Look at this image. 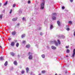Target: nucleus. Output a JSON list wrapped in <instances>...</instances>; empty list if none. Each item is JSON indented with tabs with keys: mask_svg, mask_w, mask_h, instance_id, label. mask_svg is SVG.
Listing matches in <instances>:
<instances>
[{
	"mask_svg": "<svg viewBox=\"0 0 75 75\" xmlns=\"http://www.w3.org/2000/svg\"><path fill=\"white\" fill-rule=\"evenodd\" d=\"M57 13H53L52 14V18L53 20H56V17H55V16H57Z\"/></svg>",
	"mask_w": 75,
	"mask_h": 75,
	"instance_id": "1",
	"label": "nucleus"
},
{
	"mask_svg": "<svg viewBox=\"0 0 75 75\" xmlns=\"http://www.w3.org/2000/svg\"><path fill=\"white\" fill-rule=\"evenodd\" d=\"M44 4H45V1H43V2L41 4L40 9H43L44 8Z\"/></svg>",
	"mask_w": 75,
	"mask_h": 75,
	"instance_id": "2",
	"label": "nucleus"
},
{
	"mask_svg": "<svg viewBox=\"0 0 75 75\" xmlns=\"http://www.w3.org/2000/svg\"><path fill=\"white\" fill-rule=\"evenodd\" d=\"M58 37H59V38H65V36L62 35H59L58 36Z\"/></svg>",
	"mask_w": 75,
	"mask_h": 75,
	"instance_id": "3",
	"label": "nucleus"
},
{
	"mask_svg": "<svg viewBox=\"0 0 75 75\" xmlns=\"http://www.w3.org/2000/svg\"><path fill=\"white\" fill-rule=\"evenodd\" d=\"M73 52V54L72 57H74L75 56V49L74 50Z\"/></svg>",
	"mask_w": 75,
	"mask_h": 75,
	"instance_id": "4",
	"label": "nucleus"
},
{
	"mask_svg": "<svg viewBox=\"0 0 75 75\" xmlns=\"http://www.w3.org/2000/svg\"><path fill=\"white\" fill-rule=\"evenodd\" d=\"M54 43L56 46H58V43L55 40H54Z\"/></svg>",
	"mask_w": 75,
	"mask_h": 75,
	"instance_id": "5",
	"label": "nucleus"
},
{
	"mask_svg": "<svg viewBox=\"0 0 75 75\" xmlns=\"http://www.w3.org/2000/svg\"><path fill=\"white\" fill-rule=\"evenodd\" d=\"M57 23L59 26H60V25H61V24H60V22L59 21H58L57 22Z\"/></svg>",
	"mask_w": 75,
	"mask_h": 75,
	"instance_id": "6",
	"label": "nucleus"
},
{
	"mask_svg": "<svg viewBox=\"0 0 75 75\" xmlns=\"http://www.w3.org/2000/svg\"><path fill=\"white\" fill-rule=\"evenodd\" d=\"M33 59V56H32V55H31L29 56V59Z\"/></svg>",
	"mask_w": 75,
	"mask_h": 75,
	"instance_id": "7",
	"label": "nucleus"
},
{
	"mask_svg": "<svg viewBox=\"0 0 75 75\" xmlns=\"http://www.w3.org/2000/svg\"><path fill=\"white\" fill-rule=\"evenodd\" d=\"M51 48L52 49H53V50H55V49H56V47L54 46H52Z\"/></svg>",
	"mask_w": 75,
	"mask_h": 75,
	"instance_id": "8",
	"label": "nucleus"
},
{
	"mask_svg": "<svg viewBox=\"0 0 75 75\" xmlns=\"http://www.w3.org/2000/svg\"><path fill=\"white\" fill-rule=\"evenodd\" d=\"M14 44H15V43L13 42H11V46H14Z\"/></svg>",
	"mask_w": 75,
	"mask_h": 75,
	"instance_id": "9",
	"label": "nucleus"
},
{
	"mask_svg": "<svg viewBox=\"0 0 75 75\" xmlns=\"http://www.w3.org/2000/svg\"><path fill=\"white\" fill-rule=\"evenodd\" d=\"M17 18H13L12 19V20L13 21H16V20H17Z\"/></svg>",
	"mask_w": 75,
	"mask_h": 75,
	"instance_id": "10",
	"label": "nucleus"
},
{
	"mask_svg": "<svg viewBox=\"0 0 75 75\" xmlns=\"http://www.w3.org/2000/svg\"><path fill=\"white\" fill-rule=\"evenodd\" d=\"M14 64L15 65H17V61H15L14 62Z\"/></svg>",
	"mask_w": 75,
	"mask_h": 75,
	"instance_id": "11",
	"label": "nucleus"
},
{
	"mask_svg": "<svg viewBox=\"0 0 75 75\" xmlns=\"http://www.w3.org/2000/svg\"><path fill=\"white\" fill-rule=\"evenodd\" d=\"M16 31H14L12 32V35H16Z\"/></svg>",
	"mask_w": 75,
	"mask_h": 75,
	"instance_id": "12",
	"label": "nucleus"
},
{
	"mask_svg": "<svg viewBox=\"0 0 75 75\" xmlns=\"http://www.w3.org/2000/svg\"><path fill=\"white\" fill-rule=\"evenodd\" d=\"M26 69L27 73H28V71H29V69L27 67L26 68Z\"/></svg>",
	"mask_w": 75,
	"mask_h": 75,
	"instance_id": "13",
	"label": "nucleus"
},
{
	"mask_svg": "<svg viewBox=\"0 0 75 75\" xmlns=\"http://www.w3.org/2000/svg\"><path fill=\"white\" fill-rule=\"evenodd\" d=\"M26 47L28 48H30V45H29V44L27 45H26Z\"/></svg>",
	"mask_w": 75,
	"mask_h": 75,
	"instance_id": "14",
	"label": "nucleus"
},
{
	"mask_svg": "<svg viewBox=\"0 0 75 75\" xmlns=\"http://www.w3.org/2000/svg\"><path fill=\"white\" fill-rule=\"evenodd\" d=\"M8 63V62L6 61L5 63V64H4V65L5 66H7V63Z\"/></svg>",
	"mask_w": 75,
	"mask_h": 75,
	"instance_id": "15",
	"label": "nucleus"
},
{
	"mask_svg": "<svg viewBox=\"0 0 75 75\" xmlns=\"http://www.w3.org/2000/svg\"><path fill=\"white\" fill-rule=\"evenodd\" d=\"M11 54L12 56H14V55H15V54L13 52H11Z\"/></svg>",
	"mask_w": 75,
	"mask_h": 75,
	"instance_id": "16",
	"label": "nucleus"
},
{
	"mask_svg": "<svg viewBox=\"0 0 75 75\" xmlns=\"http://www.w3.org/2000/svg\"><path fill=\"white\" fill-rule=\"evenodd\" d=\"M7 3H8V1H6L4 4V6H6L7 4Z\"/></svg>",
	"mask_w": 75,
	"mask_h": 75,
	"instance_id": "17",
	"label": "nucleus"
},
{
	"mask_svg": "<svg viewBox=\"0 0 75 75\" xmlns=\"http://www.w3.org/2000/svg\"><path fill=\"white\" fill-rule=\"evenodd\" d=\"M42 57L43 58H45V54H43L42 55Z\"/></svg>",
	"mask_w": 75,
	"mask_h": 75,
	"instance_id": "18",
	"label": "nucleus"
},
{
	"mask_svg": "<svg viewBox=\"0 0 75 75\" xmlns=\"http://www.w3.org/2000/svg\"><path fill=\"white\" fill-rule=\"evenodd\" d=\"M0 59L1 60V61H3V60H4V59H3V57H1L0 58Z\"/></svg>",
	"mask_w": 75,
	"mask_h": 75,
	"instance_id": "19",
	"label": "nucleus"
},
{
	"mask_svg": "<svg viewBox=\"0 0 75 75\" xmlns=\"http://www.w3.org/2000/svg\"><path fill=\"white\" fill-rule=\"evenodd\" d=\"M52 28H53V26H52V25H51L50 26V29L51 30V29H52Z\"/></svg>",
	"mask_w": 75,
	"mask_h": 75,
	"instance_id": "20",
	"label": "nucleus"
},
{
	"mask_svg": "<svg viewBox=\"0 0 75 75\" xmlns=\"http://www.w3.org/2000/svg\"><path fill=\"white\" fill-rule=\"evenodd\" d=\"M25 34H24L23 35H21V37L22 38H23V37H25Z\"/></svg>",
	"mask_w": 75,
	"mask_h": 75,
	"instance_id": "21",
	"label": "nucleus"
},
{
	"mask_svg": "<svg viewBox=\"0 0 75 75\" xmlns=\"http://www.w3.org/2000/svg\"><path fill=\"white\" fill-rule=\"evenodd\" d=\"M19 46V43H17L16 44V47H18Z\"/></svg>",
	"mask_w": 75,
	"mask_h": 75,
	"instance_id": "22",
	"label": "nucleus"
},
{
	"mask_svg": "<svg viewBox=\"0 0 75 75\" xmlns=\"http://www.w3.org/2000/svg\"><path fill=\"white\" fill-rule=\"evenodd\" d=\"M57 41L59 44H61V42H60V41L59 40H58Z\"/></svg>",
	"mask_w": 75,
	"mask_h": 75,
	"instance_id": "23",
	"label": "nucleus"
},
{
	"mask_svg": "<svg viewBox=\"0 0 75 75\" xmlns=\"http://www.w3.org/2000/svg\"><path fill=\"white\" fill-rule=\"evenodd\" d=\"M66 52L67 53H69V50L67 49L66 51Z\"/></svg>",
	"mask_w": 75,
	"mask_h": 75,
	"instance_id": "24",
	"label": "nucleus"
},
{
	"mask_svg": "<svg viewBox=\"0 0 75 75\" xmlns=\"http://www.w3.org/2000/svg\"><path fill=\"white\" fill-rule=\"evenodd\" d=\"M42 74H44V73H45V70L42 71Z\"/></svg>",
	"mask_w": 75,
	"mask_h": 75,
	"instance_id": "25",
	"label": "nucleus"
},
{
	"mask_svg": "<svg viewBox=\"0 0 75 75\" xmlns=\"http://www.w3.org/2000/svg\"><path fill=\"white\" fill-rule=\"evenodd\" d=\"M68 23H69V24H72V21H69L68 22Z\"/></svg>",
	"mask_w": 75,
	"mask_h": 75,
	"instance_id": "26",
	"label": "nucleus"
},
{
	"mask_svg": "<svg viewBox=\"0 0 75 75\" xmlns=\"http://www.w3.org/2000/svg\"><path fill=\"white\" fill-rule=\"evenodd\" d=\"M2 16H3V14H1L0 15V18H2Z\"/></svg>",
	"mask_w": 75,
	"mask_h": 75,
	"instance_id": "27",
	"label": "nucleus"
},
{
	"mask_svg": "<svg viewBox=\"0 0 75 75\" xmlns=\"http://www.w3.org/2000/svg\"><path fill=\"white\" fill-rule=\"evenodd\" d=\"M26 42L25 41H23L22 42L23 44H25V43Z\"/></svg>",
	"mask_w": 75,
	"mask_h": 75,
	"instance_id": "28",
	"label": "nucleus"
},
{
	"mask_svg": "<svg viewBox=\"0 0 75 75\" xmlns=\"http://www.w3.org/2000/svg\"><path fill=\"white\" fill-rule=\"evenodd\" d=\"M19 13H22V11H21V10H20V11H19Z\"/></svg>",
	"mask_w": 75,
	"mask_h": 75,
	"instance_id": "29",
	"label": "nucleus"
},
{
	"mask_svg": "<svg viewBox=\"0 0 75 75\" xmlns=\"http://www.w3.org/2000/svg\"><path fill=\"white\" fill-rule=\"evenodd\" d=\"M66 30H67V31H69L70 29L69 28H66Z\"/></svg>",
	"mask_w": 75,
	"mask_h": 75,
	"instance_id": "30",
	"label": "nucleus"
},
{
	"mask_svg": "<svg viewBox=\"0 0 75 75\" xmlns=\"http://www.w3.org/2000/svg\"><path fill=\"white\" fill-rule=\"evenodd\" d=\"M24 70H22V72H21V73L22 74H24Z\"/></svg>",
	"mask_w": 75,
	"mask_h": 75,
	"instance_id": "31",
	"label": "nucleus"
},
{
	"mask_svg": "<svg viewBox=\"0 0 75 75\" xmlns=\"http://www.w3.org/2000/svg\"><path fill=\"white\" fill-rule=\"evenodd\" d=\"M31 3V1H28V4H30V3Z\"/></svg>",
	"mask_w": 75,
	"mask_h": 75,
	"instance_id": "32",
	"label": "nucleus"
},
{
	"mask_svg": "<svg viewBox=\"0 0 75 75\" xmlns=\"http://www.w3.org/2000/svg\"><path fill=\"white\" fill-rule=\"evenodd\" d=\"M62 9H63V10H64V8H65V7L62 6Z\"/></svg>",
	"mask_w": 75,
	"mask_h": 75,
	"instance_id": "33",
	"label": "nucleus"
},
{
	"mask_svg": "<svg viewBox=\"0 0 75 75\" xmlns=\"http://www.w3.org/2000/svg\"><path fill=\"white\" fill-rule=\"evenodd\" d=\"M15 6H16V4H13V7H15Z\"/></svg>",
	"mask_w": 75,
	"mask_h": 75,
	"instance_id": "34",
	"label": "nucleus"
},
{
	"mask_svg": "<svg viewBox=\"0 0 75 75\" xmlns=\"http://www.w3.org/2000/svg\"><path fill=\"white\" fill-rule=\"evenodd\" d=\"M12 12V9H11L10 11V14H11V12Z\"/></svg>",
	"mask_w": 75,
	"mask_h": 75,
	"instance_id": "35",
	"label": "nucleus"
},
{
	"mask_svg": "<svg viewBox=\"0 0 75 75\" xmlns=\"http://www.w3.org/2000/svg\"><path fill=\"white\" fill-rule=\"evenodd\" d=\"M28 55H30V54H32V53H30V52H29L28 53Z\"/></svg>",
	"mask_w": 75,
	"mask_h": 75,
	"instance_id": "36",
	"label": "nucleus"
},
{
	"mask_svg": "<svg viewBox=\"0 0 75 75\" xmlns=\"http://www.w3.org/2000/svg\"><path fill=\"white\" fill-rule=\"evenodd\" d=\"M66 48H69V46H66Z\"/></svg>",
	"mask_w": 75,
	"mask_h": 75,
	"instance_id": "37",
	"label": "nucleus"
},
{
	"mask_svg": "<svg viewBox=\"0 0 75 75\" xmlns=\"http://www.w3.org/2000/svg\"><path fill=\"white\" fill-rule=\"evenodd\" d=\"M11 38H8V40H9V41H10L11 40Z\"/></svg>",
	"mask_w": 75,
	"mask_h": 75,
	"instance_id": "38",
	"label": "nucleus"
},
{
	"mask_svg": "<svg viewBox=\"0 0 75 75\" xmlns=\"http://www.w3.org/2000/svg\"><path fill=\"white\" fill-rule=\"evenodd\" d=\"M40 34L41 35H42V33L41 32L40 33Z\"/></svg>",
	"mask_w": 75,
	"mask_h": 75,
	"instance_id": "39",
	"label": "nucleus"
},
{
	"mask_svg": "<svg viewBox=\"0 0 75 75\" xmlns=\"http://www.w3.org/2000/svg\"><path fill=\"white\" fill-rule=\"evenodd\" d=\"M33 72L32 71H31V72H30V75H33Z\"/></svg>",
	"mask_w": 75,
	"mask_h": 75,
	"instance_id": "40",
	"label": "nucleus"
},
{
	"mask_svg": "<svg viewBox=\"0 0 75 75\" xmlns=\"http://www.w3.org/2000/svg\"><path fill=\"white\" fill-rule=\"evenodd\" d=\"M22 19H23V20H25V18H24V17H23V18Z\"/></svg>",
	"mask_w": 75,
	"mask_h": 75,
	"instance_id": "41",
	"label": "nucleus"
},
{
	"mask_svg": "<svg viewBox=\"0 0 75 75\" xmlns=\"http://www.w3.org/2000/svg\"><path fill=\"white\" fill-rule=\"evenodd\" d=\"M71 2V3L73 2V0H70Z\"/></svg>",
	"mask_w": 75,
	"mask_h": 75,
	"instance_id": "42",
	"label": "nucleus"
},
{
	"mask_svg": "<svg viewBox=\"0 0 75 75\" xmlns=\"http://www.w3.org/2000/svg\"><path fill=\"white\" fill-rule=\"evenodd\" d=\"M41 28H38V30H41Z\"/></svg>",
	"mask_w": 75,
	"mask_h": 75,
	"instance_id": "43",
	"label": "nucleus"
},
{
	"mask_svg": "<svg viewBox=\"0 0 75 75\" xmlns=\"http://www.w3.org/2000/svg\"><path fill=\"white\" fill-rule=\"evenodd\" d=\"M74 36H75V31L74 32Z\"/></svg>",
	"mask_w": 75,
	"mask_h": 75,
	"instance_id": "44",
	"label": "nucleus"
},
{
	"mask_svg": "<svg viewBox=\"0 0 75 75\" xmlns=\"http://www.w3.org/2000/svg\"><path fill=\"white\" fill-rule=\"evenodd\" d=\"M20 25L19 23H18V24H17V25H18H18Z\"/></svg>",
	"mask_w": 75,
	"mask_h": 75,
	"instance_id": "45",
	"label": "nucleus"
},
{
	"mask_svg": "<svg viewBox=\"0 0 75 75\" xmlns=\"http://www.w3.org/2000/svg\"><path fill=\"white\" fill-rule=\"evenodd\" d=\"M66 27H69V25H67Z\"/></svg>",
	"mask_w": 75,
	"mask_h": 75,
	"instance_id": "46",
	"label": "nucleus"
},
{
	"mask_svg": "<svg viewBox=\"0 0 75 75\" xmlns=\"http://www.w3.org/2000/svg\"><path fill=\"white\" fill-rule=\"evenodd\" d=\"M1 4L0 3V6H1Z\"/></svg>",
	"mask_w": 75,
	"mask_h": 75,
	"instance_id": "47",
	"label": "nucleus"
},
{
	"mask_svg": "<svg viewBox=\"0 0 75 75\" xmlns=\"http://www.w3.org/2000/svg\"><path fill=\"white\" fill-rule=\"evenodd\" d=\"M0 48H2V47L0 45Z\"/></svg>",
	"mask_w": 75,
	"mask_h": 75,
	"instance_id": "48",
	"label": "nucleus"
},
{
	"mask_svg": "<svg viewBox=\"0 0 75 75\" xmlns=\"http://www.w3.org/2000/svg\"><path fill=\"white\" fill-rule=\"evenodd\" d=\"M5 11V10H4V11H3L4 12V11Z\"/></svg>",
	"mask_w": 75,
	"mask_h": 75,
	"instance_id": "49",
	"label": "nucleus"
},
{
	"mask_svg": "<svg viewBox=\"0 0 75 75\" xmlns=\"http://www.w3.org/2000/svg\"><path fill=\"white\" fill-rule=\"evenodd\" d=\"M66 57H68V56H66Z\"/></svg>",
	"mask_w": 75,
	"mask_h": 75,
	"instance_id": "50",
	"label": "nucleus"
},
{
	"mask_svg": "<svg viewBox=\"0 0 75 75\" xmlns=\"http://www.w3.org/2000/svg\"><path fill=\"white\" fill-rule=\"evenodd\" d=\"M38 75H41V74H39Z\"/></svg>",
	"mask_w": 75,
	"mask_h": 75,
	"instance_id": "51",
	"label": "nucleus"
},
{
	"mask_svg": "<svg viewBox=\"0 0 75 75\" xmlns=\"http://www.w3.org/2000/svg\"><path fill=\"white\" fill-rule=\"evenodd\" d=\"M18 57H20V56H19V55H18Z\"/></svg>",
	"mask_w": 75,
	"mask_h": 75,
	"instance_id": "52",
	"label": "nucleus"
},
{
	"mask_svg": "<svg viewBox=\"0 0 75 75\" xmlns=\"http://www.w3.org/2000/svg\"><path fill=\"white\" fill-rule=\"evenodd\" d=\"M55 75H57V74H56Z\"/></svg>",
	"mask_w": 75,
	"mask_h": 75,
	"instance_id": "53",
	"label": "nucleus"
},
{
	"mask_svg": "<svg viewBox=\"0 0 75 75\" xmlns=\"http://www.w3.org/2000/svg\"><path fill=\"white\" fill-rule=\"evenodd\" d=\"M33 75H35V74H33Z\"/></svg>",
	"mask_w": 75,
	"mask_h": 75,
	"instance_id": "54",
	"label": "nucleus"
},
{
	"mask_svg": "<svg viewBox=\"0 0 75 75\" xmlns=\"http://www.w3.org/2000/svg\"><path fill=\"white\" fill-rule=\"evenodd\" d=\"M3 34H4V33H3Z\"/></svg>",
	"mask_w": 75,
	"mask_h": 75,
	"instance_id": "55",
	"label": "nucleus"
},
{
	"mask_svg": "<svg viewBox=\"0 0 75 75\" xmlns=\"http://www.w3.org/2000/svg\"><path fill=\"white\" fill-rule=\"evenodd\" d=\"M59 75H61V74H59Z\"/></svg>",
	"mask_w": 75,
	"mask_h": 75,
	"instance_id": "56",
	"label": "nucleus"
}]
</instances>
